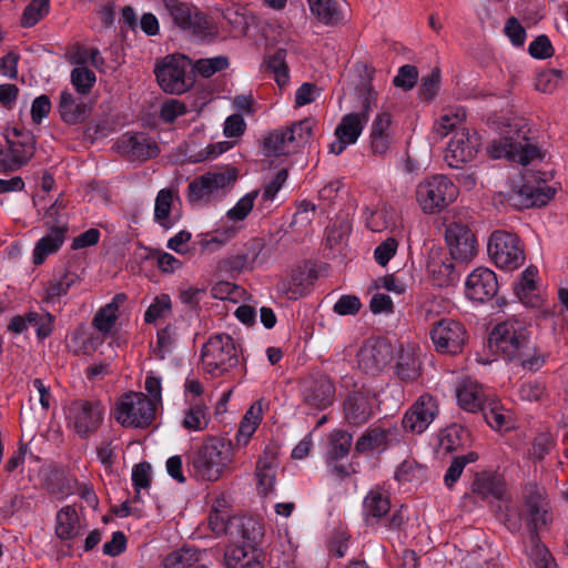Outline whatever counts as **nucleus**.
I'll use <instances>...</instances> for the list:
<instances>
[{"label": "nucleus", "mask_w": 568, "mask_h": 568, "mask_svg": "<svg viewBox=\"0 0 568 568\" xmlns=\"http://www.w3.org/2000/svg\"><path fill=\"white\" fill-rule=\"evenodd\" d=\"M154 73L160 88L170 94H182L193 84L190 73V62L181 54H171L156 63Z\"/></svg>", "instance_id": "7"}, {"label": "nucleus", "mask_w": 568, "mask_h": 568, "mask_svg": "<svg viewBox=\"0 0 568 568\" xmlns=\"http://www.w3.org/2000/svg\"><path fill=\"white\" fill-rule=\"evenodd\" d=\"M477 459L478 454L475 452H469L466 455L455 457L444 476L445 485L448 488L453 487L460 477L465 466L475 463Z\"/></svg>", "instance_id": "55"}, {"label": "nucleus", "mask_w": 568, "mask_h": 568, "mask_svg": "<svg viewBox=\"0 0 568 568\" xmlns=\"http://www.w3.org/2000/svg\"><path fill=\"white\" fill-rule=\"evenodd\" d=\"M334 393L333 382L326 377H321L305 389L304 399L314 408L325 409L333 404Z\"/></svg>", "instance_id": "35"}, {"label": "nucleus", "mask_w": 568, "mask_h": 568, "mask_svg": "<svg viewBox=\"0 0 568 568\" xmlns=\"http://www.w3.org/2000/svg\"><path fill=\"white\" fill-rule=\"evenodd\" d=\"M241 230V225L220 226L212 233L201 235L200 247L202 251L214 252L225 245Z\"/></svg>", "instance_id": "39"}, {"label": "nucleus", "mask_w": 568, "mask_h": 568, "mask_svg": "<svg viewBox=\"0 0 568 568\" xmlns=\"http://www.w3.org/2000/svg\"><path fill=\"white\" fill-rule=\"evenodd\" d=\"M426 477V468L415 460H404L395 473V478L400 483L419 484Z\"/></svg>", "instance_id": "51"}, {"label": "nucleus", "mask_w": 568, "mask_h": 568, "mask_svg": "<svg viewBox=\"0 0 568 568\" xmlns=\"http://www.w3.org/2000/svg\"><path fill=\"white\" fill-rule=\"evenodd\" d=\"M234 545H255L262 537V526L257 519L248 516H233L229 520V534Z\"/></svg>", "instance_id": "26"}, {"label": "nucleus", "mask_w": 568, "mask_h": 568, "mask_svg": "<svg viewBox=\"0 0 568 568\" xmlns=\"http://www.w3.org/2000/svg\"><path fill=\"white\" fill-rule=\"evenodd\" d=\"M85 525L73 506H65L57 514L55 532L60 539L70 540L78 537Z\"/></svg>", "instance_id": "34"}, {"label": "nucleus", "mask_w": 568, "mask_h": 568, "mask_svg": "<svg viewBox=\"0 0 568 568\" xmlns=\"http://www.w3.org/2000/svg\"><path fill=\"white\" fill-rule=\"evenodd\" d=\"M374 394L365 385L355 384L344 403L346 420L353 425H362L369 420L373 414Z\"/></svg>", "instance_id": "22"}, {"label": "nucleus", "mask_w": 568, "mask_h": 568, "mask_svg": "<svg viewBox=\"0 0 568 568\" xmlns=\"http://www.w3.org/2000/svg\"><path fill=\"white\" fill-rule=\"evenodd\" d=\"M288 132L285 128H278L270 132L263 142L264 152L266 155L278 156L290 152L292 146Z\"/></svg>", "instance_id": "45"}, {"label": "nucleus", "mask_w": 568, "mask_h": 568, "mask_svg": "<svg viewBox=\"0 0 568 568\" xmlns=\"http://www.w3.org/2000/svg\"><path fill=\"white\" fill-rule=\"evenodd\" d=\"M353 436L344 430H335L331 435L329 457L338 460L346 457L352 447Z\"/></svg>", "instance_id": "56"}, {"label": "nucleus", "mask_w": 568, "mask_h": 568, "mask_svg": "<svg viewBox=\"0 0 568 568\" xmlns=\"http://www.w3.org/2000/svg\"><path fill=\"white\" fill-rule=\"evenodd\" d=\"M527 134L528 129L523 119H506L500 129V136L491 141L487 151L493 159L505 158L508 161L527 165L540 158L539 149L529 142Z\"/></svg>", "instance_id": "2"}, {"label": "nucleus", "mask_w": 568, "mask_h": 568, "mask_svg": "<svg viewBox=\"0 0 568 568\" xmlns=\"http://www.w3.org/2000/svg\"><path fill=\"white\" fill-rule=\"evenodd\" d=\"M396 368L402 381H414L419 376L420 361L414 346L408 345L400 349Z\"/></svg>", "instance_id": "38"}, {"label": "nucleus", "mask_w": 568, "mask_h": 568, "mask_svg": "<svg viewBox=\"0 0 568 568\" xmlns=\"http://www.w3.org/2000/svg\"><path fill=\"white\" fill-rule=\"evenodd\" d=\"M236 179L237 172L234 168H214L190 182L187 200L193 204H203L220 199L226 194Z\"/></svg>", "instance_id": "4"}, {"label": "nucleus", "mask_w": 568, "mask_h": 568, "mask_svg": "<svg viewBox=\"0 0 568 568\" xmlns=\"http://www.w3.org/2000/svg\"><path fill=\"white\" fill-rule=\"evenodd\" d=\"M172 311V300L169 294L162 293L153 300L144 313L146 323H154L159 318L168 316Z\"/></svg>", "instance_id": "53"}, {"label": "nucleus", "mask_w": 568, "mask_h": 568, "mask_svg": "<svg viewBox=\"0 0 568 568\" xmlns=\"http://www.w3.org/2000/svg\"><path fill=\"white\" fill-rule=\"evenodd\" d=\"M310 9L325 24H334L343 19L341 10L333 0H307Z\"/></svg>", "instance_id": "49"}, {"label": "nucleus", "mask_w": 568, "mask_h": 568, "mask_svg": "<svg viewBox=\"0 0 568 568\" xmlns=\"http://www.w3.org/2000/svg\"><path fill=\"white\" fill-rule=\"evenodd\" d=\"M439 413L436 398L429 394L420 395L403 417V427L414 434L424 433Z\"/></svg>", "instance_id": "19"}, {"label": "nucleus", "mask_w": 568, "mask_h": 568, "mask_svg": "<svg viewBox=\"0 0 568 568\" xmlns=\"http://www.w3.org/2000/svg\"><path fill=\"white\" fill-rule=\"evenodd\" d=\"M525 504L528 523L532 529L546 526L551 520L550 505L541 488L534 485L528 486L525 491Z\"/></svg>", "instance_id": "24"}, {"label": "nucleus", "mask_w": 568, "mask_h": 568, "mask_svg": "<svg viewBox=\"0 0 568 568\" xmlns=\"http://www.w3.org/2000/svg\"><path fill=\"white\" fill-rule=\"evenodd\" d=\"M104 416V407L98 400L78 399L65 408L67 424L79 436L87 437L95 432Z\"/></svg>", "instance_id": "13"}, {"label": "nucleus", "mask_w": 568, "mask_h": 568, "mask_svg": "<svg viewBox=\"0 0 568 568\" xmlns=\"http://www.w3.org/2000/svg\"><path fill=\"white\" fill-rule=\"evenodd\" d=\"M262 419V402H257L251 406L245 413L237 432V442L246 444L251 436L255 433Z\"/></svg>", "instance_id": "48"}, {"label": "nucleus", "mask_w": 568, "mask_h": 568, "mask_svg": "<svg viewBox=\"0 0 568 568\" xmlns=\"http://www.w3.org/2000/svg\"><path fill=\"white\" fill-rule=\"evenodd\" d=\"M227 568H262L255 545H234L225 552Z\"/></svg>", "instance_id": "37"}, {"label": "nucleus", "mask_w": 568, "mask_h": 568, "mask_svg": "<svg viewBox=\"0 0 568 568\" xmlns=\"http://www.w3.org/2000/svg\"><path fill=\"white\" fill-rule=\"evenodd\" d=\"M445 240L456 261L469 262L477 253L475 235L466 225L450 223L445 231Z\"/></svg>", "instance_id": "21"}, {"label": "nucleus", "mask_w": 568, "mask_h": 568, "mask_svg": "<svg viewBox=\"0 0 568 568\" xmlns=\"http://www.w3.org/2000/svg\"><path fill=\"white\" fill-rule=\"evenodd\" d=\"M49 12V0H32L24 9L21 24L26 28L37 24Z\"/></svg>", "instance_id": "57"}, {"label": "nucleus", "mask_w": 568, "mask_h": 568, "mask_svg": "<svg viewBox=\"0 0 568 568\" xmlns=\"http://www.w3.org/2000/svg\"><path fill=\"white\" fill-rule=\"evenodd\" d=\"M178 341L176 327L172 324H168L164 328L158 332L156 345L153 348L154 355L159 358H164Z\"/></svg>", "instance_id": "52"}, {"label": "nucleus", "mask_w": 568, "mask_h": 568, "mask_svg": "<svg viewBox=\"0 0 568 568\" xmlns=\"http://www.w3.org/2000/svg\"><path fill=\"white\" fill-rule=\"evenodd\" d=\"M165 7L173 22L191 37L197 40H205L215 36V27L206 16L200 13L195 8L175 0H170Z\"/></svg>", "instance_id": "12"}, {"label": "nucleus", "mask_w": 568, "mask_h": 568, "mask_svg": "<svg viewBox=\"0 0 568 568\" xmlns=\"http://www.w3.org/2000/svg\"><path fill=\"white\" fill-rule=\"evenodd\" d=\"M498 291L496 274L488 267L475 268L466 278V296L475 302L491 300Z\"/></svg>", "instance_id": "23"}, {"label": "nucleus", "mask_w": 568, "mask_h": 568, "mask_svg": "<svg viewBox=\"0 0 568 568\" xmlns=\"http://www.w3.org/2000/svg\"><path fill=\"white\" fill-rule=\"evenodd\" d=\"M489 345L506 361L536 371L545 364V355L531 341L527 323L520 317L498 323L489 335Z\"/></svg>", "instance_id": "1"}, {"label": "nucleus", "mask_w": 568, "mask_h": 568, "mask_svg": "<svg viewBox=\"0 0 568 568\" xmlns=\"http://www.w3.org/2000/svg\"><path fill=\"white\" fill-rule=\"evenodd\" d=\"M390 509V503L385 491L379 488L371 489L363 501V514L367 525L378 524Z\"/></svg>", "instance_id": "32"}, {"label": "nucleus", "mask_w": 568, "mask_h": 568, "mask_svg": "<svg viewBox=\"0 0 568 568\" xmlns=\"http://www.w3.org/2000/svg\"><path fill=\"white\" fill-rule=\"evenodd\" d=\"M524 183L510 195V202L519 209L542 206L554 196L555 190L547 184L545 173L526 172Z\"/></svg>", "instance_id": "14"}, {"label": "nucleus", "mask_w": 568, "mask_h": 568, "mask_svg": "<svg viewBox=\"0 0 568 568\" xmlns=\"http://www.w3.org/2000/svg\"><path fill=\"white\" fill-rule=\"evenodd\" d=\"M458 405L470 413L478 412L486 403L481 386L468 377H463L455 388Z\"/></svg>", "instance_id": "30"}, {"label": "nucleus", "mask_w": 568, "mask_h": 568, "mask_svg": "<svg viewBox=\"0 0 568 568\" xmlns=\"http://www.w3.org/2000/svg\"><path fill=\"white\" fill-rule=\"evenodd\" d=\"M538 268L528 266L521 272L518 282L515 284V294L519 301L531 308H540L539 316L547 320L552 316L548 306L544 305V298L537 285Z\"/></svg>", "instance_id": "20"}, {"label": "nucleus", "mask_w": 568, "mask_h": 568, "mask_svg": "<svg viewBox=\"0 0 568 568\" xmlns=\"http://www.w3.org/2000/svg\"><path fill=\"white\" fill-rule=\"evenodd\" d=\"M285 129L288 132L292 144L295 146H302L310 141L313 134V121L304 119Z\"/></svg>", "instance_id": "59"}, {"label": "nucleus", "mask_w": 568, "mask_h": 568, "mask_svg": "<svg viewBox=\"0 0 568 568\" xmlns=\"http://www.w3.org/2000/svg\"><path fill=\"white\" fill-rule=\"evenodd\" d=\"M178 201V193L171 189H162L156 194L154 221L164 230H171L179 220V215L173 212Z\"/></svg>", "instance_id": "31"}, {"label": "nucleus", "mask_w": 568, "mask_h": 568, "mask_svg": "<svg viewBox=\"0 0 568 568\" xmlns=\"http://www.w3.org/2000/svg\"><path fill=\"white\" fill-rule=\"evenodd\" d=\"M458 187L445 175H433L423 180L416 187V201L425 214H434L453 203Z\"/></svg>", "instance_id": "6"}, {"label": "nucleus", "mask_w": 568, "mask_h": 568, "mask_svg": "<svg viewBox=\"0 0 568 568\" xmlns=\"http://www.w3.org/2000/svg\"><path fill=\"white\" fill-rule=\"evenodd\" d=\"M399 442V429L397 426L372 427L356 442V450L364 453L385 447Z\"/></svg>", "instance_id": "29"}, {"label": "nucleus", "mask_w": 568, "mask_h": 568, "mask_svg": "<svg viewBox=\"0 0 568 568\" xmlns=\"http://www.w3.org/2000/svg\"><path fill=\"white\" fill-rule=\"evenodd\" d=\"M487 252L494 264L505 271H514L525 261L519 239L507 231L498 230L490 235Z\"/></svg>", "instance_id": "11"}, {"label": "nucleus", "mask_w": 568, "mask_h": 568, "mask_svg": "<svg viewBox=\"0 0 568 568\" xmlns=\"http://www.w3.org/2000/svg\"><path fill=\"white\" fill-rule=\"evenodd\" d=\"M277 460L273 454L265 453L256 463L255 477L258 495L266 497L274 491Z\"/></svg>", "instance_id": "33"}, {"label": "nucleus", "mask_w": 568, "mask_h": 568, "mask_svg": "<svg viewBox=\"0 0 568 568\" xmlns=\"http://www.w3.org/2000/svg\"><path fill=\"white\" fill-rule=\"evenodd\" d=\"M70 81L78 93L88 94L95 84V73L87 67H75L70 74Z\"/></svg>", "instance_id": "54"}, {"label": "nucleus", "mask_w": 568, "mask_h": 568, "mask_svg": "<svg viewBox=\"0 0 568 568\" xmlns=\"http://www.w3.org/2000/svg\"><path fill=\"white\" fill-rule=\"evenodd\" d=\"M465 430L458 426H452L443 430L439 435V446L446 453H453L458 449L462 442V434Z\"/></svg>", "instance_id": "63"}, {"label": "nucleus", "mask_w": 568, "mask_h": 568, "mask_svg": "<svg viewBox=\"0 0 568 568\" xmlns=\"http://www.w3.org/2000/svg\"><path fill=\"white\" fill-rule=\"evenodd\" d=\"M561 81V71L559 70H547L540 72L535 81V88L537 91L542 93L554 92Z\"/></svg>", "instance_id": "62"}, {"label": "nucleus", "mask_w": 568, "mask_h": 568, "mask_svg": "<svg viewBox=\"0 0 568 568\" xmlns=\"http://www.w3.org/2000/svg\"><path fill=\"white\" fill-rule=\"evenodd\" d=\"M118 149L130 159L144 161L159 153L156 143L142 133H126L118 141Z\"/></svg>", "instance_id": "25"}, {"label": "nucleus", "mask_w": 568, "mask_h": 568, "mask_svg": "<svg viewBox=\"0 0 568 568\" xmlns=\"http://www.w3.org/2000/svg\"><path fill=\"white\" fill-rule=\"evenodd\" d=\"M394 357V348L385 338L367 339L357 353L358 367L366 374H378Z\"/></svg>", "instance_id": "18"}, {"label": "nucleus", "mask_w": 568, "mask_h": 568, "mask_svg": "<svg viewBox=\"0 0 568 568\" xmlns=\"http://www.w3.org/2000/svg\"><path fill=\"white\" fill-rule=\"evenodd\" d=\"M417 79L418 71L416 67L412 64H405L398 69V72L393 80V84L396 88L407 91L414 88V85L417 82Z\"/></svg>", "instance_id": "64"}, {"label": "nucleus", "mask_w": 568, "mask_h": 568, "mask_svg": "<svg viewBox=\"0 0 568 568\" xmlns=\"http://www.w3.org/2000/svg\"><path fill=\"white\" fill-rule=\"evenodd\" d=\"M65 204L63 200L58 199L47 210L44 214L45 224L50 226V232L41 237L33 250V263L42 264L44 258L62 245L68 230V220L62 213Z\"/></svg>", "instance_id": "10"}, {"label": "nucleus", "mask_w": 568, "mask_h": 568, "mask_svg": "<svg viewBox=\"0 0 568 568\" xmlns=\"http://www.w3.org/2000/svg\"><path fill=\"white\" fill-rule=\"evenodd\" d=\"M473 491L483 498L501 499L505 494V485L495 475L479 474L474 480Z\"/></svg>", "instance_id": "41"}, {"label": "nucleus", "mask_w": 568, "mask_h": 568, "mask_svg": "<svg viewBox=\"0 0 568 568\" xmlns=\"http://www.w3.org/2000/svg\"><path fill=\"white\" fill-rule=\"evenodd\" d=\"M393 115L388 110L382 109L374 118L369 141L371 148L375 154H385L393 140Z\"/></svg>", "instance_id": "27"}, {"label": "nucleus", "mask_w": 568, "mask_h": 568, "mask_svg": "<svg viewBox=\"0 0 568 568\" xmlns=\"http://www.w3.org/2000/svg\"><path fill=\"white\" fill-rule=\"evenodd\" d=\"M206 294L205 287H199L193 285H182L179 288V298L180 302L192 310H197L200 307L201 301L204 298Z\"/></svg>", "instance_id": "61"}, {"label": "nucleus", "mask_w": 568, "mask_h": 568, "mask_svg": "<svg viewBox=\"0 0 568 568\" xmlns=\"http://www.w3.org/2000/svg\"><path fill=\"white\" fill-rule=\"evenodd\" d=\"M8 150L0 146V170L14 171L26 164L34 153V136L28 131L13 129L7 134Z\"/></svg>", "instance_id": "15"}, {"label": "nucleus", "mask_w": 568, "mask_h": 568, "mask_svg": "<svg viewBox=\"0 0 568 568\" xmlns=\"http://www.w3.org/2000/svg\"><path fill=\"white\" fill-rule=\"evenodd\" d=\"M308 284V273L302 267H296L292 270L291 274L286 278H283L277 283V291L288 300H297L305 294Z\"/></svg>", "instance_id": "36"}, {"label": "nucleus", "mask_w": 568, "mask_h": 568, "mask_svg": "<svg viewBox=\"0 0 568 568\" xmlns=\"http://www.w3.org/2000/svg\"><path fill=\"white\" fill-rule=\"evenodd\" d=\"M77 280L78 275L75 273L64 272L59 278H53L45 285L43 300L48 303H54L60 297L67 295Z\"/></svg>", "instance_id": "46"}, {"label": "nucleus", "mask_w": 568, "mask_h": 568, "mask_svg": "<svg viewBox=\"0 0 568 568\" xmlns=\"http://www.w3.org/2000/svg\"><path fill=\"white\" fill-rule=\"evenodd\" d=\"M480 144L477 132H470L467 128L458 129L447 145L444 159L450 168L459 169L476 156Z\"/></svg>", "instance_id": "17"}, {"label": "nucleus", "mask_w": 568, "mask_h": 568, "mask_svg": "<svg viewBox=\"0 0 568 568\" xmlns=\"http://www.w3.org/2000/svg\"><path fill=\"white\" fill-rule=\"evenodd\" d=\"M430 338L438 353L455 355L463 349L467 333L460 322L442 318L430 329Z\"/></svg>", "instance_id": "16"}, {"label": "nucleus", "mask_w": 568, "mask_h": 568, "mask_svg": "<svg viewBox=\"0 0 568 568\" xmlns=\"http://www.w3.org/2000/svg\"><path fill=\"white\" fill-rule=\"evenodd\" d=\"M125 301L124 294H116L110 303L100 308L93 318V325L103 334L113 328L118 318L119 305Z\"/></svg>", "instance_id": "40"}, {"label": "nucleus", "mask_w": 568, "mask_h": 568, "mask_svg": "<svg viewBox=\"0 0 568 568\" xmlns=\"http://www.w3.org/2000/svg\"><path fill=\"white\" fill-rule=\"evenodd\" d=\"M155 408L153 400L143 393L123 394L114 407V418L123 427L145 428L153 420Z\"/></svg>", "instance_id": "8"}, {"label": "nucleus", "mask_w": 568, "mask_h": 568, "mask_svg": "<svg viewBox=\"0 0 568 568\" xmlns=\"http://www.w3.org/2000/svg\"><path fill=\"white\" fill-rule=\"evenodd\" d=\"M479 410L483 412L487 424L491 428L501 429L506 427L508 415L504 412L498 402H486Z\"/></svg>", "instance_id": "58"}, {"label": "nucleus", "mask_w": 568, "mask_h": 568, "mask_svg": "<svg viewBox=\"0 0 568 568\" xmlns=\"http://www.w3.org/2000/svg\"><path fill=\"white\" fill-rule=\"evenodd\" d=\"M202 552L185 547L170 552L164 557L162 568H190L200 560Z\"/></svg>", "instance_id": "47"}, {"label": "nucleus", "mask_w": 568, "mask_h": 568, "mask_svg": "<svg viewBox=\"0 0 568 568\" xmlns=\"http://www.w3.org/2000/svg\"><path fill=\"white\" fill-rule=\"evenodd\" d=\"M201 361L204 371L213 376H220L236 366V348L232 337L226 334L210 337L202 347Z\"/></svg>", "instance_id": "9"}, {"label": "nucleus", "mask_w": 568, "mask_h": 568, "mask_svg": "<svg viewBox=\"0 0 568 568\" xmlns=\"http://www.w3.org/2000/svg\"><path fill=\"white\" fill-rule=\"evenodd\" d=\"M229 67V59L224 55L200 59L194 64V70L204 78H210L214 73L225 70Z\"/></svg>", "instance_id": "60"}, {"label": "nucleus", "mask_w": 568, "mask_h": 568, "mask_svg": "<svg viewBox=\"0 0 568 568\" xmlns=\"http://www.w3.org/2000/svg\"><path fill=\"white\" fill-rule=\"evenodd\" d=\"M287 178V170L282 169L277 171L275 175L268 182H266L261 190H257L260 196L258 210L265 211L271 207L273 201L285 184Z\"/></svg>", "instance_id": "44"}, {"label": "nucleus", "mask_w": 568, "mask_h": 568, "mask_svg": "<svg viewBox=\"0 0 568 568\" xmlns=\"http://www.w3.org/2000/svg\"><path fill=\"white\" fill-rule=\"evenodd\" d=\"M234 448L230 440L207 437L189 459L193 475L199 480L216 481L230 469Z\"/></svg>", "instance_id": "3"}, {"label": "nucleus", "mask_w": 568, "mask_h": 568, "mask_svg": "<svg viewBox=\"0 0 568 568\" xmlns=\"http://www.w3.org/2000/svg\"><path fill=\"white\" fill-rule=\"evenodd\" d=\"M58 112L64 123L73 125L83 123L88 119L91 113V106L81 98L64 90L60 93Z\"/></svg>", "instance_id": "28"}, {"label": "nucleus", "mask_w": 568, "mask_h": 568, "mask_svg": "<svg viewBox=\"0 0 568 568\" xmlns=\"http://www.w3.org/2000/svg\"><path fill=\"white\" fill-rule=\"evenodd\" d=\"M209 422L206 407L201 403H194L185 412L183 426L189 430L200 432L207 427Z\"/></svg>", "instance_id": "50"}, {"label": "nucleus", "mask_w": 568, "mask_h": 568, "mask_svg": "<svg viewBox=\"0 0 568 568\" xmlns=\"http://www.w3.org/2000/svg\"><path fill=\"white\" fill-rule=\"evenodd\" d=\"M466 112L462 108L452 109L445 112L434 125V132L444 139L452 132L465 126Z\"/></svg>", "instance_id": "42"}, {"label": "nucleus", "mask_w": 568, "mask_h": 568, "mask_svg": "<svg viewBox=\"0 0 568 568\" xmlns=\"http://www.w3.org/2000/svg\"><path fill=\"white\" fill-rule=\"evenodd\" d=\"M364 90L366 95L363 99L362 112L344 115L334 131L335 140L329 144V152L335 155H339L347 146L357 142L372 106L376 105L377 92L371 85H365Z\"/></svg>", "instance_id": "5"}, {"label": "nucleus", "mask_w": 568, "mask_h": 568, "mask_svg": "<svg viewBox=\"0 0 568 568\" xmlns=\"http://www.w3.org/2000/svg\"><path fill=\"white\" fill-rule=\"evenodd\" d=\"M257 196L258 191L254 190L240 197L239 201L234 204V206L226 211L225 221L227 223H231L230 225H241L243 227L242 223L253 211L254 203Z\"/></svg>", "instance_id": "43"}]
</instances>
